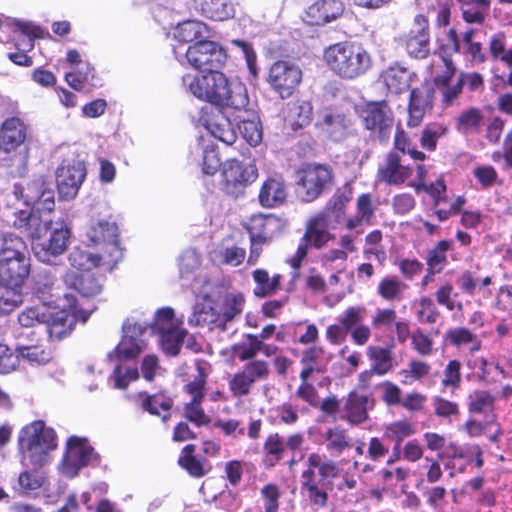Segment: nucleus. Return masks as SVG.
Returning <instances> with one entry per match:
<instances>
[{
	"label": "nucleus",
	"instance_id": "nucleus-41",
	"mask_svg": "<svg viewBox=\"0 0 512 512\" xmlns=\"http://www.w3.org/2000/svg\"><path fill=\"white\" fill-rule=\"evenodd\" d=\"M47 184L42 178L29 182L26 187L15 184L13 186V195L17 200L23 199L27 206H32L34 209L37 202H39L41 192L44 191Z\"/></svg>",
	"mask_w": 512,
	"mask_h": 512
},
{
	"label": "nucleus",
	"instance_id": "nucleus-23",
	"mask_svg": "<svg viewBox=\"0 0 512 512\" xmlns=\"http://www.w3.org/2000/svg\"><path fill=\"white\" fill-rule=\"evenodd\" d=\"M247 229L250 237L269 242L281 231L282 223L273 214H257L251 216Z\"/></svg>",
	"mask_w": 512,
	"mask_h": 512
},
{
	"label": "nucleus",
	"instance_id": "nucleus-6",
	"mask_svg": "<svg viewBox=\"0 0 512 512\" xmlns=\"http://www.w3.org/2000/svg\"><path fill=\"white\" fill-rule=\"evenodd\" d=\"M330 228L329 210H322L307 220L305 232L300 239L297 251L290 260L294 269L301 266L309 248L321 249L334 239V235L330 233Z\"/></svg>",
	"mask_w": 512,
	"mask_h": 512
},
{
	"label": "nucleus",
	"instance_id": "nucleus-22",
	"mask_svg": "<svg viewBox=\"0 0 512 512\" xmlns=\"http://www.w3.org/2000/svg\"><path fill=\"white\" fill-rule=\"evenodd\" d=\"M18 321L23 327H33L36 324L45 323L50 336L61 337L63 334V330L58 329L59 323L52 316L51 307L44 302L41 305L26 308L18 315Z\"/></svg>",
	"mask_w": 512,
	"mask_h": 512
},
{
	"label": "nucleus",
	"instance_id": "nucleus-59",
	"mask_svg": "<svg viewBox=\"0 0 512 512\" xmlns=\"http://www.w3.org/2000/svg\"><path fill=\"white\" fill-rule=\"evenodd\" d=\"M241 371L255 384L268 379L270 365L265 360H252L246 362Z\"/></svg>",
	"mask_w": 512,
	"mask_h": 512
},
{
	"label": "nucleus",
	"instance_id": "nucleus-42",
	"mask_svg": "<svg viewBox=\"0 0 512 512\" xmlns=\"http://www.w3.org/2000/svg\"><path fill=\"white\" fill-rule=\"evenodd\" d=\"M307 464L311 468H316L321 478L320 482L324 485L326 479L337 478L340 474V469L334 460L327 458L326 455L319 453H311L308 455Z\"/></svg>",
	"mask_w": 512,
	"mask_h": 512
},
{
	"label": "nucleus",
	"instance_id": "nucleus-15",
	"mask_svg": "<svg viewBox=\"0 0 512 512\" xmlns=\"http://www.w3.org/2000/svg\"><path fill=\"white\" fill-rule=\"evenodd\" d=\"M374 398L370 395L351 391L342 401L340 419L351 426H359L369 420Z\"/></svg>",
	"mask_w": 512,
	"mask_h": 512
},
{
	"label": "nucleus",
	"instance_id": "nucleus-28",
	"mask_svg": "<svg viewBox=\"0 0 512 512\" xmlns=\"http://www.w3.org/2000/svg\"><path fill=\"white\" fill-rule=\"evenodd\" d=\"M321 120L317 123L318 127L325 132L331 140L341 142L349 134L350 121L342 114H333L325 110Z\"/></svg>",
	"mask_w": 512,
	"mask_h": 512
},
{
	"label": "nucleus",
	"instance_id": "nucleus-51",
	"mask_svg": "<svg viewBox=\"0 0 512 512\" xmlns=\"http://www.w3.org/2000/svg\"><path fill=\"white\" fill-rule=\"evenodd\" d=\"M202 10L212 20L224 21L234 16L233 4L228 0H209L206 1Z\"/></svg>",
	"mask_w": 512,
	"mask_h": 512
},
{
	"label": "nucleus",
	"instance_id": "nucleus-21",
	"mask_svg": "<svg viewBox=\"0 0 512 512\" xmlns=\"http://www.w3.org/2000/svg\"><path fill=\"white\" fill-rule=\"evenodd\" d=\"M343 10L340 0H316L307 4L304 20L309 25H325L337 19Z\"/></svg>",
	"mask_w": 512,
	"mask_h": 512
},
{
	"label": "nucleus",
	"instance_id": "nucleus-64",
	"mask_svg": "<svg viewBox=\"0 0 512 512\" xmlns=\"http://www.w3.org/2000/svg\"><path fill=\"white\" fill-rule=\"evenodd\" d=\"M417 318L422 323L434 324L439 318V311L428 297H422L418 303Z\"/></svg>",
	"mask_w": 512,
	"mask_h": 512
},
{
	"label": "nucleus",
	"instance_id": "nucleus-29",
	"mask_svg": "<svg viewBox=\"0 0 512 512\" xmlns=\"http://www.w3.org/2000/svg\"><path fill=\"white\" fill-rule=\"evenodd\" d=\"M255 283L253 294L257 298H267L275 295L282 289L283 276L275 273L272 276L265 269H256L252 272Z\"/></svg>",
	"mask_w": 512,
	"mask_h": 512
},
{
	"label": "nucleus",
	"instance_id": "nucleus-32",
	"mask_svg": "<svg viewBox=\"0 0 512 512\" xmlns=\"http://www.w3.org/2000/svg\"><path fill=\"white\" fill-rule=\"evenodd\" d=\"M381 79L388 91L400 94L409 88L411 75L406 68L393 65L382 72Z\"/></svg>",
	"mask_w": 512,
	"mask_h": 512
},
{
	"label": "nucleus",
	"instance_id": "nucleus-30",
	"mask_svg": "<svg viewBox=\"0 0 512 512\" xmlns=\"http://www.w3.org/2000/svg\"><path fill=\"white\" fill-rule=\"evenodd\" d=\"M219 317L215 301L205 299L203 302L195 305L194 311L188 319V323L196 326H209L211 330H220Z\"/></svg>",
	"mask_w": 512,
	"mask_h": 512
},
{
	"label": "nucleus",
	"instance_id": "nucleus-39",
	"mask_svg": "<svg viewBox=\"0 0 512 512\" xmlns=\"http://www.w3.org/2000/svg\"><path fill=\"white\" fill-rule=\"evenodd\" d=\"M247 118L239 116L238 128L243 138L251 145L257 146L262 141V126L254 112L244 111Z\"/></svg>",
	"mask_w": 512,
	"mask_h": 512
},
{
	"label": "nucleus",
	"instance_id": "nucleus-44",
	"mask_svg": "<svg viewBox=\"0 0 512 512\" xmlns=\"http://www.w3.org/2000/svg\"><path fill=\"white\" fill-rule=\"evenodd\" d=\"M208 27L201 21L188 20L179 24L176 31V37L185 43L204 41L208 35Z\"/></svg>",
	"mask_w": 512,
	"mask_h": 512
},
{
	"label": "nucleus",
	"instance_id": "nucleus-25",
	"mask_svg": "<svg viewBox=\"0 0 512 512\" xmlns=\"http://www.w3.org/2000/svg\"><path fill=\"white\" fill-rule=\"evenodd\" d=\"M27 136L25 124L16 117L5 120L0 129V149L4 152L15 151Z\"/></svg>",
	"mask_w": 512,
	"mask_h": 512
},
{
	"label": "nucleus",
	"instance_id": "nucleus-43",
	"mask_svg": "<svg viewBox=\"0 0 512 512\" xmlns=\"http://www.w3.org/2000/svg\"><path fill=\"white\" fill-rule=\"evenodd\" d=\"M441 58H442L444 66H445V72L440 77L441 82L445 86L442 91L443 102L446 105H451L454 102V100L457 99L458 96L460 95V93L462 92L463 79H459L458 82L453 86H448V82L450 81V79L453 77V75L455 73V67H454L453 61L449 57L441 56Z\"/></svg>",
	"mask_w": 512,
	"mask_h": 512
},
{
	"label": "nucleus",
	"instance_id": "nucleus-14",
	"mask_svg": "<svg viewBox=\"0 0 512 512\" xmlns=\"http://www.w3.org/2000/svg\"><path fill=\"white\" fill-rule=\"evenodd\" d=\"M366 317L367 309L364 306H350L337 317L357 346H364L371 337V328L364 323Z\"/></svg>",
	"mask_w": 512,
	"mask_h": 512
},
{
	"label": "nucleus",
	"instance_id": "nucleus-36",
	"mask_svg": "<svg viewBox=\"0 0 512 512\" xmlns=\"http://www.w3.org/2000/svg\"><path fill=\"white\" fill-rule=\"evenodd\" d=\"M323 438L326 443V449L333 455H341L352 447L351 439L345 429L340 426L328 428Z\"/></svg>",
	"mask_w": 512,
	"mask_h": 512
},
{
	"label": "nucleus",
	"instance_id": "nucleus-20",
	"mask_svg": "<svg viewBox=\"0 0 512 512\" xmlns=\"http://www.w3.org/2000/svg\"><path fill=\"white\" fill-rule=\"evenodd\" d=\"M435 90L429 85L414 88L410 93L408 126L417 127L433 107Z\"/></svg>",
	"mask_w": 512,
	"mask_h": 512
},
{
	"label": "nucleus",
	"instance_id": "nucleus-56",
	"mask_svg": "<svg viewBox=\"0 0 512 512\" xmlns=\"http://www.w3.org/2000/svg\"><path fill=\"white\" fill-rule=\"evenodd\" d=\"M158 335L163 351L167 355L176 356L181 346V337L185 336V329H170Z\"/></svg>",
	"mask_w": 512,
	"mask_h": 512
},
{
	"label": "nucleus",
	"instance_id": "nucleus-46",
	"mask_svg": "<svg viewBox=\"0 0 512 512\" xmlns=\"http://www.w3.org/2000/svg\"><path fill=\"white\" fill-rule=\"evenodd\" d=\"M206 128L212 136L225 144L231 145L236 140V133L234 132L230 121L220 113L214 119L206 122Z\"/></svg>",
	"mask_w": 512,
	"mask_h": 512
},
{
	"label": "nucleus",
	"instance_id": "nucleus-4",
	"mask_svg": "<svg viewBox=\"0 0 512 512\" xmlns=\"http://www.w3.org/2000/svg\"><path fill=\"white\" fill-rule=\"evenodd\" d=\"M30 272V257L26 243L19 236L9 234L0 248V280L21 287Z\"/></svg>",
	"mask_w": 512,
	"mask_h": 512
},
{
	"label": "nucleus",
	"instance_id": "nucleus-33",
	"mask_svg": "<svg viewBox=\"0 0 512 512\" xmlns=\"http://www.w3.org/2000/svg\"><path fill=\"white\" fill-rule=\"evenodd\" d=\"M64 281L85 297L95 296L102 290V285L90 272H83L81 274L67 273Z\"/></svg>",
	"mask_w": 512,
	"mask_h": 512
},
{
	"label": "nucleus",
	"instance_id": "nucleus-38",
	"mask_svg": "<svg viewBox=\"0 0 512 512\" xmlns=\"http://www.w3.org/2000/svg\"><path fill=\"white\" fill-rule=\"evenodd\" d=\"M452 248L453 242L451 240H441L428 251L426 264L430 274H436L443 271L448 263L447 252L452 250Z\"/></svg>",
	"mask_w": 512,
	"mask_h": 512
},
{
	"label": "nucleus",
	"instance_id": "nucleus-27",
	"mask_svg": "<svg viewBox=\"0 0 512 512\" xmlns=\"http://www.w3.org/2000/svg\"><path fill=\"white\" fill-rule=\"evenodd\" d=\"M287 197L286 185L281 177H270L259 192V203L262 207L273 208L284 203Z\"/></svg>",
	"mask_w": 512,
	"mask_h": 512
},
{
	"label": "nucleus",
	"instance_id": "nucleus-17",
	"mask_svg": "<svg viewBox=\"0 0 512 512\" xmlns=\"http://www.w3.org/2000/svg\"><path fill=\"white\" fill-rule=\"evenodd\" d=\"M69 237L70 232L63 224L51 227L49 238L33 245L35 256L43 263L52 264L54 258L66 251Z\"/></svg>",
	"mask_w": 512,
	"mask_h": 512
},
{
	"label": "nucleus",
	"instance_id": "nucleus-49",
	"mask_svg": "<svg viewBox=\"0 0 512 512\" xmlns=\"http://www.w3.org/2000/svg\"><path fill=\"white\" fill-rule=\"evenodd\" d=\"M245 341L231 346L235 358L241 362L257 360L255 357L260 353V339L254 334H246Z\"/></svg>",
	"mask_w": 512,
	"mask_h": 512
},
{
	"label": "nucleus",
	"instance_id": "nucleus-10",
	"mask_svg": "<svg viewBox=\"0 0 512 512\" xmlns=\"http://www.w3.org/2000/svg\"><path fill=\"white\" fill-rule=\"evenodd\" d=\"M359 116L365 129L377 134L381 142L389 139L393 126V114L385 102L366 104L360 109Z\"/></svg>",
	"mask_w": 512,
	"mask_h": 512
},
{
	"label": "nucleus",
	"instance_id": "nucleus-3",
	"mask_svg": "<svg viewBox=\"0 0 512 512\" xmlns=\"http://www.w3.org/2000/svg\"><path fill=\"white\" fill-rule=\"evenodd\" d=\"M22 462L26 466L41 468L50 460V452L57 448L56 433L41 420L25 426L18 438Z\"/></svg>",
	"mask_w": 512,
	"mask_h": 512
},
{
	"label": "nucleus",
	"instance_id": "nucleus-8",
	"mask_svg": "<svg viewBox=\"0 0 512 512\" xmlns=\"http://www.w3.org/2000/svg\"><path fill=\"white\" fill-rule=\"evenodd\" d=\"M97 462V455L86 439L72 436L67 441L61 472L67 477H75L80 469Z\"/></svg>",
	"mask_w": 512,
	"mask_h": 512
},
{
	"label": "nucleus",
	"instance_id": "nucleus-5",
	"mask_svg": "<svg viewBox=\"0 0 512 512\" xmlns=\"http://www.w3.org/2000/svg\"><path fill=\"white\" fill-rule=\"evenodd\" d=\"M174 53L179 62L186 60L193 68L207 73L222 68L227 58L218 43L207 40L198 41L187 49L176 47Z\"/></svg>",
	"mask_w": 512,
	"mask_h": 512
},
{
	"label": "nucleus",
	"instance_id": "nucleus-55",
	"mask_svg": "<svg viewBox=\"0 0 512 512\" xmlns=\"http://www.w3.org/2000/svg\"><path fill=\"white\" fill-rule=\"evenodd\" d=\"M414 433L412 425L407 421H397L390 424L386 429L389 438L395 441V459H400V446L402 441Z\"/></svg>",
	"mask_w": 512,
	"mask_h": 512
},
{
	"label": "nucleus",
	"instance_id": "nucleus-16",
	"mask_svg": "<svg viewBox=\"0 0 512 512\" xmlns=\"http://www.w3.org/2000/svg\"><path fill=\"white\" fill-rule=\"evenodd\" d=\"M86 177V167L81 161L62 164L56 171L58 192L63 199H73Z\"/></svg>",
	"mask_w": 512,
	"mask_h": 512
},
{
	"label": "nucleus",
	"instance_id": "nucleus-40",
	"mask_svg": "<svg viewBox=\"0 0 512 512\" xmlns=\"http://www.w3.org/2000/svg\"><path fill=\"white\" fill-rule=\"evenodd\" d=\"M195 446L192 444L186 445L179 457L178 463L184 468L189 475L195 478L203 477L211 469L206 462H203L194 456Z\"/></svg>",
	"mask_w": 512,
	"mask_h": 512
},
{
	"label": "nucleus",
	"instance_id": "nucleus-47",
	"mask_svg": "<svg viewBox=\"0 0 512 512\" xmlns=\"http://www.w3.org/2000/svg\"><path fill=\"white\" fill-rule=\"evenodd\" d=\"M369 358L373 361L371 373L384 375L393 368L392 352L380 346H370L367 349Z\"/></svg>",
	"mask_w": 512,
	"mask_h": 512
},
{
	"label": "nucleus",
	"instance_id": "nucleus-37",
	"mask_svg": "<svg viewBox=\"0 0 512 512\" xmlns=\"http://www.w3.org/2000/svg\"><path fill=\"white\" fill-rule=\"evenodd\" d=\"M33 293L44 303L53 296L52 292L56 286L57 278L49 269H41L32 278Z\"/></svg>",
	"mask_w": 512,
	"mask_h": 512
},
{
	"label": "nucleus",
	"instance_id": "nucleus-18",
	"mask_svg": "<svg viewBox=\"0 0 512 512\" xmlns=\"http://www.w3.org/2000/svg\"><path fill=\"white\" fill-rule=\"evenodd\" d=\"M88 239L94 244H105L108 252V259L115 265L122 257L118 243V227L113 222L105 220L98 221L90 226L87 231Z\"/></svg>",
	"mask_w": 512,
	"mask_h": 512
},
{
	"label": "nucleus",
	"instance_id": "nucleus-26",
	"mask_svg": "<svg viewBox=\"0 0 512 512\" xmlns=\"http://www.w3.org/2000/svg\"><path fill=\"white\" fill-rule=\"evenodd\" d=\"M13 226L32 239H40L51 221L42 220L33 210H19L14 213Z\"/></svg>",
	"mask_w": 512,
	"mask_h": 512
},
{
	"label": "nucleus",
	"instance_id": "nucleus-24",
	"mask_svg": "<svg viewBox=\"0 0 512 512\" xmlns=\"http://www.w3.org/2000/svg\"><path fill=\"white\" fill-rule=\"evenodd\" d=\"M217 313L220 316V331H227L229 325L241 315L245 305V298L241 293H228L220 300L215 301Z\"/></svg>",
	"mask_w": 512,
	"mask_h": 512
},
{
	"label": "nucleus",
	"instance_id": "nucleus-62",
	"mask_svg": "<svg viewBox=\"0 0 512 512\" xmlns=\"http://www.w3.org/2000/svg\"><path fill=\"white\" fill-rule=\"evenodd\" d=\"M453 295H457L454 293V288L452 284L446 283L441 285L437 291L435 292V298L439 305L446 307L449 311L463 310V304L461 302H455L452 298Z\"/></svg>",
	"mask_w": 512,
	"mask_h": 512
},
{
	"label": "nucleus",
	"instance_id": "nucleus-7",
	"mask_svg": "<svg viewBox=\"0 0 512 512\" xmlns=\"http://www.w3.org/2000/svg\"><path fill=\"white\" fill-rule=\"evenodd\" d=\"M333 174L329 166L306 164L298 171L297 194L303 202L317 199L328 185L332 183Z\"/></svg>",
	"mask_w": 512,
	"mask_h": 512
},
{
	"label": "nucleus",
	"instance_id": "nucleus-35",
	"mask_svg": "<svg viewBox=\"0 0 512 512\" xmlns=\"http://www.w3.org/2000/svg\"><path fill=\"white\" fill-rule=\"evenodd\" d=\"M173 406V400L163 393L153 395H146L141 401L143 410L152 415L161 416L162 420L166 422L170 417V409Z\"/></svg>",
	"mask_w": 512,
	"mask_h": 512
},
{
	"label": "nucleus",
	"instance_id": "nucleus-58",
	"mask_svg": "<svg viewBox=\"0 0 512 512\" xmlns=\"http://www.w3.org/2000/svg\"><path fill=\"white\" fill-rule=\"evenodd\" d=\"M254 383L240 370L228 382L229 390L234 398L241 399L248 396Z\"/></svg>",
	"mask_w": 512,
	"mask_h": 512
},
{
	"label": "nucleus",
	"instance_id": "nucleus-52",
	"mask_svg": "<svg viewBox=\"0 0 512 512\" xmlns=\"http://www.w3.org/2000/svg\"><path fill=\"white\" fill-rule=\"evenodd\" d=\"M147 330H150L151 333H163L169 331L170 329H178L180 328L175 321L174 311L170 307H165L159 309L154 318V322L145 326Z\"/></svg>",
	"mask_w": 512,
	"mask_h": 512
},
{
	"label": "nucleus",
	"instance_id": "nucleus-19",
	"mask_svg": "<svg viewBox=\"0 0 512 512\" xmlns=\"http://www.w3.org/2000/svg\"><path fill=\"white\" fill-rule=\"evenodd\" d=\"M412 175V168L402 163L397 152L390 151L379 165L376 179L388 185H400Z\"/></svg>",
	"mask_w": 512,
	"mask_h": 512
},
{
	"label": "nucleus",
	"instance_id": "nucleus-45",
	"mask_svg": "<svg viewBox=\"0 0 512 512\" xmlns=\"http://www.w3.org/2000/svg\"><path fill=\"white\" fill-rule=\"evenodd\" d=\"M496 397L487 390H474L467 397L468 411L483 414L494 410Z\"/></svg>",
	"mask_w": 512,
	"mask_h": 512
},
{
	"label": "nucleus",
	"instance_id": "nucleus-2",
	"mask_svg": "<svg viewBox=\"0 0 512 512\" xmlns=\"http://www.w3.org/2000/svg\"><path fill=\"white\" fill-rule=\"evenodd\" d=\"M327 66L337 76L353 80L366 74L372 67L369 52L359 43L339 42L325 49Z\"/></svg>",
	"mask_w": 512,
	"mask_h": 512
},
{
	"label": "nucleus",
	"instance_id": "nucleus-34",
	"mask_svg": "<svg viewBox=\"0 0 512 512\" xmlns=\"http://www.w3.org/2000/svg\"><path fill=\"white\" fill-rule=\"evenodd\" d=\"M208 363L204 360L197 359L195 367L198 372L197 376L191 381H188L183 386V392L190 396V401H204L205 387L207 383Z\"/></svg>",
	"mask_w": 512,
	"mask_h": 512
},
{
	"label": "nucleus",
	"instance_id": "nucleus-31",
	"mask_svg": "<svg viewBox=\"0 0 512 512\" xmlns=\"http://www.w3.org/2000/svg\"><path fill=\"white\" fill-rule=\"evenodd\" d=\"M68 260L72 267L84 272L100 266H107V269L111 270L114 266L107 255L92 254L80 249H74L69 254Z\"/></svg>",
	"mask_w": 512,
	"mask_h": 512
},
{
	"label": "nucleus",
	"instance_id": "nucleus-54",
	"mask_svg": "<svg viewBox=\"0 0 512 512\" xmlns=\"http://www.w3.org/2000/svg\"><path fill=\"white\" fill-rule=\"evenodd\" d=\"M264 451L266 453L264 463L267 467H273L285 451V443L282 438L277 434H271L267 437L264 443Z\"/></svg>",
	"mask_w": 512,
	"mask_h": 512
},
{
	"label": "nucleus",
	"instance_id": "nucleus-48",
	"mask_svg": "<svg viewBox=\"0 0 512 512\" xmlns=\"http://www.w3.org/2000/svg\"><path fill=\"white\" fill-rule=\"evenodd\" d=\"M22 301L20 287L0 282V315L11 313Z\"/></svg>",
	"mask_w": 512,
	"mask_h": 512
},
{
	"label": "nucleus",
	"instance_id": "nucleus-63",
	"mask_svg": "<svg viewBox=\"0 0 512 512\" xmlns=\"http://www.w3.org/2000/svg\"><path fill=\"white\" fill-rule=\"evenodd\" d=\"M44 476L35 468V471H24L18 477V484L24 492L35 491L42 487Z\"/></svg>",
	"mask_w": 512,
	"mask_h": 512
},
{
	"label": "nucleus",
	"instance_id": "nucleus-13",
	"mask_svg": "<svg viewBox=\"0 0 512 512\" xmlns=\"http://www.w3.org/2000/svg\"><path fill=\"white\" fill-rule=\"evenodd\" d=\"M122 332V340L109 357L115 355L119 359H131L138 356L145 347L143 336L147 328L137 322L131 323L130 319H127L122 326Z\"/></svg>",
	"mask_w": 512,
	"mask_h": 512
},
{
	"label": "nucleus",
	"instance_id": "nucleus-12",
	"mask_svg": "<svg viewBox=\"0 0 512 512\" xmlns=\"http://www.w3.org/2000/svg\"><path fill=\"white\" fill-rule=\"evenodd\" d=\"M302 80V71L294 63L277 61L270 67L268 81L282 98L289 97Z\"/></svg>",
	"mask_w": 512,
	"mask_h": 512
},
{
	"label": "nucleus",
	"instance_id": "nucleus-9",
	"mask_svg": "<svg viewBox=\"0 0 512 512\" xmlns=\"http://www.w3.org/2000/svg\"><path fill=\"white\" fill-rule=\"evenodd\" d=\"M224 188L228 194L238 196L258 177L254 164L243 163L236 159H228L222 164Z\"/></svg>",
	"mask_w": 512,
	"mask_h": 512
},
{
	"label": "nucleus",
	"instance_id": "nucleus-50",
	"mask_svg": "<svg viewBox=\"0 0 512 512\" xmlns=\"http://www.w3.org/2000/svg\"><path fill=\"white\" fill-rule=\"evenodd\" d=\"M407 285L397 276H386L380 280L377 293L387 301L401 300Z\"/></svg>",
	"mask_w": 512,
	"mask_h": 512
},
{
	"label": "nucleus",
	"instance_id": "nucleus-53",
	"mask_svg": "<svg viewBox=\"0 0 512 512\" xmlns=\"http://www.w3.org/2000/svg\"><path fill=\"white\" fill-rule=\"evenodd\" d=\"M483 123V115L478 108H469L457 118V129L462 133L477 132Z\"/></svg>",
	"mask_w": 512,
	"mask_h": 512
},
{
	"label": "nucleus",
	"instance_id": "nucleus-60",
	"mask_svg": "<svg viewBox=\"0 0 512 512\" xmlns=\"http://www.w3.org/2000/svg\"><path fill=\"white\" fill-rule=\"evenodd\" d=\"M446 132V127L440 124L427 125L422 131L420 137L421 147L428 151H434L437 147V142L439 138L444 136Z\"/></svg>",
	"mask_w": 512,
	"mask_h": 512
},
{
	"label": "nucleus",
	"instance_id": "nucleus-11",
	"mask_svg": "<svg viewBox=\"0 0 512 512\" xmlns=\"http://www.w3.org/2000/svg\"><path fill=\"white\" fill-rule=\"evenodd\" d=\"M403 45L410 57L424 59L430 53V24L428 17L417 14L413 19V27L402 38Z\"/></svg>",
	"mask_w": 512,
	"mask_h": 512
},
{
	"label": "nucleus",
	"instance_id": "nucleus-1",
	"mask_svg": "<svg viewBox=\"0 0 512 512\" xmlns=\"http://www.w3.org/2000/svg\"><path fill=\"white\" fill-rule=\"evenodd\" d=\"M182 82L195 97L217 106L240 111L249 103L246 87L240 82L229 81L219 70L201 77L187 74L183 76Z\"/></svg>",
	"mask_w": 512,
	"mask_h": 512
},
{
	"label": "nucleus",
	"instance_id": "nucleus-57",
	"mask_svg": "<svg viewBox=\"0 0 512 512\" xmlns=\"http://www.w3.org/2000/svg\"><path fill=\"white\" fill-rule=\"evenodd\" d=\"M15 26L21 32V38L17 40V48L20 51H30L34 47V38L38 37L40 28L31 23L16 21Z\"/></svg>",
	"mask_w": 512,
	"mask_h": 512
},
{
	"label": "nucleus",
	"instance_id": "nucleus-61",
	"mask_svg": "<svg viewBox=\"0 0 512 512\" xmlns=\"http://www.w3.org/2000/svg\"><path fill=\"white\" fill-rule=\"evenodd\" d=\"M203 401H189L184 405V416L187 420L201 427L210 423V418L206 415L203 407Z\"/></svg>",
	"mask_w": 512,
	"mask_h": 512
}]
</instances>
